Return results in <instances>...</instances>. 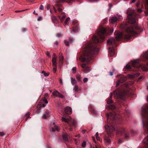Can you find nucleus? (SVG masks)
<instances>
[{
    "instance_id": "58",
    "label": "nucleus",
    "mask_w": 148,
    "mask_h": 148,
    "mask_svg": "<svg viewBox=\"0 0 148 148\" xmlns=\"http://www.w3.org/2000/svg\"><path fill=\"white\" fill-rule=\"evenodd\" d=\"M49 74L45 73L44 74V75L45 76H49Z\"/></svg>"
},
{
    "instance_id": "40",
    "label": "nucleus",
    "mask_w": 148,
    "mask_h": 148,
    "mask_svg": "<svg viewBox=\"0 0 148 148\" xmlns=\"http://www.w3.org/2000/svg\"><path fill=\"white\" fill-rule=\"evenodd\" d=\"M144 79V77L143 76H140L139 77L138 79V81L139 82L142 81Z\"/></svg>"
},
{
    "instance_id": "21",
    "label": "nucleus",
    "mask_w": 148,
    "mask_h": 148,
    "mask_svg": "<svg viewBox=\"0 0 148 148\" xmlns=\"http://www.w3.org/2000/svg\"><path fill=\"white\" fill-rule=\"evenodd\" d=\"M139 75V74L138 73H136L134 74H129L128 75V77L129 78H133L136 77H137Z\"/></svg>"
},
{
    "instance_id": "35",
    "label": "nucleus",
    "mask_w": 148,
    "mask_h": 148,
    "mask_svg": "<svg viewBox=\"0 0 148 148\" xmlns=\"http://www.w3.org/2000/svg\"><path fill=\"white\" fill-rule=\"evenodd\" d=\"M105 140L106 141L109 143H110V138L109 137L106 136L104 138Z\"/></svg>"
},
{
    "instance_id": "9",
    "label": "nucleus",
    "mask_w": 148,
    "mask_h": 148,
    "mask_svg": "<svg viewBox=\"0 0 148 148\" xmlns=\"http://www.w3.org/2000/svg\"><path fill=\"white\" fill-rule=\"evenodd\" d=\"M117 77H119L118 81L116 82V87H117L119 85L120 83H123L127 80V77L123 75H117Z\"/></svg>"
},
{
    "instance_id": "5",
    "label": "nucleus",
    "mask_w": 148,
    "mask_h": 148,
    "mask_svg": "<svg viewBox=\"0 0 148 148\" xmlns=\"http://www.w3.org/2000/svg\"><path fill=\"white\" fill-rule=\"evenodd\" d=\"M114 96L115 99L124 100L125 98V93L120 89H117L114 92Z\"/></svg>"
},
{
    "instance_id": "13",
    "label": "nucleus",
    "mask_w": 148,
    "mask_h": 148,
    "mask_svg": "<svg viewBox=\"0 0 148 148\" xmlns=\"http://www.w3.org/2000/svg\"><path fill=\"white\" fill-rule=\"evenodd\" d=\"M106 108L107 109L111 110L116 111L117 109L116 107L113 104H110L106 106Z\"/></svg>"
},
{
    "instance_id": "3",
    "label": "nucleus",
    "mask_w": 148,
    "mask_h": 148,
    "mask_svg": "<svg viewBox=\"0 0 148 148\" xmlns=\"http://www.w3.org/2000/svg\"><path fill=\"white\" fill-rule=\"evenodd\" d=\"M132 67L138 68H141L144 71H147L148 70V68L144 64H142L140 63V60H135L132 62L131 65L127 64L125 66V69L127 70L132 69Z\"/></svg>"
},
{
    "instance_id": "19",
    "label": "nucleus",
    "mask_w": 148,
    "mask_h": 148,
    "mask_svg": "<svg viewBox=\"0 0 148 148\" xmlns=\"http://www.w3.org/2000/svg\"><path fill=\"white\" fill-rule=\"evenodd\" d=\"M47 8L48 10H49V9H53L55 13L57 12V10L56 9V8L54 6H51L50 5H48L47 6Z\"/></svg>"
},
{
    "instance_id": "22",
    "label": "nucleus",
    "mask_w": 148,
    "mask_h": 148,
    "mask_svg": "<svg viewBox=\"0 0 148 148\" xmlns=\"http://www.w3.org/2000/svg\"><path fill=\"white\" fill-rule=\"evenodd\" d=\"M68 124L71 126H75L76 125V123L75 121H65Z\"/></svg>"
},
{
    "instance_id": "15",
    "label": "nucleus",
    "mask_w": 148,
    "mask_h": 148,
    "mask_svg": "<svg viewBox=\"0 0 148 148\" xmlns=\"http://www.w3.org/2000/svg\"><path fill=\"white\" fill-rule=\"evenodd\" d=\"M64 112L66 114H71L72 113L71 108L69 106H66L64 109Z\"/></svg>"
},
{
    "instance_id": "12",
    "label": "nucleus",
    "mask_w": 148,
    "mask_h": 148,
    "mask_svg": "<svg viewBox=\"0 0 148 148\" xmlns=\"http://www.w3.org/2000/svg\"><path fill=\"white\" fill-rule=\"evenodd\" d=\"M81 66L83 69L82 70L85 73H87L90 71V67L86 66V64L83 63L82 64Z\"/></svg>"
},
{
    "instance_id": "4",
    "label": "nucleus",
    "mask_w": 148,
    "mask_h": 148,
    "mask_svg": "<svg viewBox=\"0 0 148 148\" xmlns=\"http://www.w3.org/2000/svg\"><path fill=\"white\" fill-rule=\"evenodd\" d=\"M105 128L109 136L110 135V134L109 133L108 131L111 132H115L116 134L123 133V132H121L120 129L115 127L112 123L110 122L107 123L105 125Z\"/></svg>"
},
{
    "instance_id": "47",
    "label": "nucleus",
    "mask_w": 148,
    "mask_h": 148,
    "mask_svg": "<svg viewBox=\"0 0 148 148\" xmlns=\"http://www.w3.org/2000/svg\"><path fill=\"white\" fill-rule=\"evenodd\" d=\"M39 9L41 10H43L44 9V6L42 5H41L39 7Z\"/></svg>"
},
{
    "instance_id": "29",
    "label": "nucleus",
    "mask_w": 148,
    "mask_h": 148,
    "mask_svg": "<svg viewBox=\"0 0 148 148\" xmlns=\"http://www.w3.org/2000/svg\"><path fill=\"white\" fill-rule=\"evenodd\" d=\"M143 142L146 145H147L148 147V136L145 137L143 140Z\"/></svg>"
},
{
    "instance_id": "48",
    "label": "nucleus",
    "mask_w": 148,
    "mask_h": 148,
    "mask_svg": "<svg viewBox=\"0 0 148 148\" xmlns=\"http://www.w3.org/2000/svg\"><path fill=\"white\" fill-rule=\"evenodd\" d=\"M88 78L87 77L84 78L83 79V81L84 83H86L88 81Z\"/></svg>"
},
{
    "instance_id": "24",
    "label": "nucleus",
    "mask_w": 148,
    "mask_h": 148,
    "mask_svg": "<svg viewBox=\"0 0 148 148\" xmlns=\"http://www.w3.org/2000/svg\"><path fill=\"white\" fill-rule=\"evenodd\" d=\"M79 28L78 26H75L73 27L72 28V30L74 32H77L78 31Z\"/></svg>"
},
{
    "instance_id": "30",
    "label": "nucleus",
    "mask_w": 148,
    "mask_h": 148,
    "mask_svg": "<svg viewBox=\"0 0 148 148\" xmlns=\"http://www.w3.org/2000/svg\"><path fill=\"white\" fill-rule=\"evenodd\" d=\"M59 92L58 91H53L52 93V94L55 96L56 97H58L59 95Z\"/></svg>"
},
{
    "instance_id": "26",
    "label": "nucleus",
    "mask_w": 148,
    "mask_h": 148,
    "mask_svg": "<svg viewBox=\"0 0 148 148\" xmlns=\"http://www.w3.org/2000/svg\"><path fill=\"white\" fill-rule=\"evenodd\" d=\"M52 20L53 22L56 24L58 23V21L56 16H53L52 17Z\"/></svg>"
},
{
    "instance_id": "60",
    "label": "nucleus",
    "mask_w": 148,
    "mask_h": 148,
    "mask_svg": "<svg viewBox=\"0 0 148 148\" xmlns=\"http://www.w3.org/2000/svg\"><path fill=\"white\" fill-rule=\"evenodd\" d=\"M86 130H82V132L83 134H84L86 132Z\"/></svg>"
},
{
    "instance_id": "20",
    "label": "nucleus",
    "mask_w": 148,
    "mask_h": 148,
    "mask_svg": "<svg viewBox=\"0 0 148 148\" xmlns=\"http://www.w3.org/2000/svg\"><path fill=\"white\" fill-rule=\"evenodd\" d=\"M118 20V18L116 17H112L109 20L110 23H114Z\"/></svg>"
},
{
    "instance_id": "1",
    "label": "nucleus",
    "mask_w": 148,
    "mask_h": 148,
    "mask_svg": "<svg viewBox=\"0 0 148 148\" xmlns=\"http://www.w3.org/2000/svg\"><path fill=\"white\" fill-rule=\"evenodd\" d=\"M113 32V29H107L100 26L97 33L98 36H93L92 39L94 44L89 42L83 46V53L79 57V60L83 62H86V64H91L93 61L94 55L97 54L99 50V48L95 44L102 42L107 34L109 33H112Z\"/></svg>"
},
{
    "instance_id": "36",
    "label": "nucleus",
    "mask_w": 148,
    "mask_h": 148,
    "mask_svg": "<svg viewBox=\"0 0 148 148\" xmlns=\"http://www.w3.org/2000/svg\"><path fill=\"white\" fill-rule=\"evenodd\" d=\"M76 77L78 82H80L81 81L82 77L80 75H77L76 76Z\"/></svg>"
},
{
    "instance_id": "18",
    "label": "nucleus",
    "mask_w": 148,
    "mask_h": 148,
    "mask_svg": "<svg viewBox=\"0 0 148 148\" xmlns=\"http://www.w3.org/2000/svg\"><path fill=\"white\" fill-rule=\"evenodd\" d=\"M113 94L111 93L110 96L107 100V103L108 104H112L113 103V101L112 100V96Z\"/></svg>"
},
{
    "instance_id": "49",
    "label": "nucleus",
    "mask_w": 148,
    "mask_h": 148,
    "mask_svg": "<svg viewBox=\"0 0 148 148\" xmlns=\"http://www.w3.org/2000/svg\"><path fill=\"white\" fill-rule=\"evenodd\" d=\"M56 36L58 37H62V36L61 34L60 33H58L56 35Z\"/></svg>"
},
{
    "instance_id": "55",
    "label": "nucleus",
    "mask_w": 148,
    "mask_h": 148,
    "mask_svg": "<svg viewBox=\"0 0 148 148\" xmlns=\"http://www.w3.org/2000/svg\"><path fill=\"white\" fill-rule=\"evenodd\" d=\"M115 70H113V71H114ZM113 72H111V71H110L109 72V74H110V76H112L113 75Z\"/></svg>"
},
{
    "instance_id": "31",
    "label": "nucleus",
    "mask_w": 148,
    "mask_h": 148,
    "mask_svg": "<svg viewBox=\"0 0 148 148\" xmlns=\"http://www.w3.org/2000/svg\"><path fill=\"white\" fill-rule=\"evenodd\" d=\"M143 57L144 59H148V51L144 54Z\"/></svg>"
},
{
    "instance_id": "57",
    "label": "nucleus",
    "mask_w": 148,
    "mask_h": 148,
    "mask_svg": "<svg viewBox=\"0 0 148 148\" xmlns=\"http://www.w3.org/2000/svg\"><path fill=\"white\" fill-rule=\"evenodd\" d=\"M59 82L61 84H62L63 83H62V80L61 79H60Z\"/></svg>"
},
{
    "instance_id": "46",
    "label": "nucleus",
    "mask_w": 148,
    "mask_h": 148,
    "mask_svg": "<svg viewBox=\"0 0 148 148\" xmlns=\"http://www.w3.org/2000/svg\"><path fill=\"white\" fill-rule=\"evenodd\" d=\"M72 70L73 71V73H75L76 72V68L75 67H74L72 69Z\"/></svg>"
},
{
    "instance_id": "43",
    "label": "nucleus",
    "mask_w": 148,
    "mask_h": 148,
    "mask_svg": "<svg viewBox=\"0 0 148 148\" xmlns=\"http://www.w3.org/2000/svg\"><path fill=\"white\" fill-rule=\"evenodd\" d=\"M70 18L69 17L67 18L65 20L64 22V24L65 25H66L68 21L70 20Z\"/></svg>"
},
{
    "instance_id": "53",
    "label": "nucleus",
    "mask_w": 148,
    "mask_h": 148,
    "mask_svg": "<svg viewBox=\"0 0 148 148\" xmlns=\"http://www.w3.org/2000/svg\"><path fill=\"white\" fill-rule=\"evenodd\" d=\"M43 102L47 104L48 103V102L46 99H44L43 101Z\"/></svg>"
},
{
    "instance_id": "61",
    "label": "nucleus",
    "mask_w": 148,
    "mask_h": 148,
    "mask_svg": "<svg viewBox=\"0 0 148 148\" xmlns=\"http://www.w3.org/2000/svg\"><path fill=\"white\" fill-rule=\"evenodd\" d=\"M41 17H39L37 18V20H38V21H40V20H41Z\"/></svg>"
},
{
    "instance_id": "23",
    "label": "nucleus",
    "mask_w": 148,
    "mask_h": 148,
    "mask_svg": "<svg viewBox=\"0 0 148 148\" xmlns=\"http://www.w3.org/2000/svg\"><path fill=\"white\" fill-rule=\"evenodd\" d=\"M29 112H28L25 115L23 119H24L25 120H27L28 119H29L31 118V117H29Z\"/></svg>"
},
{
    "instance_id": "6",
    "label": "nucleus",
    "mask_w": 148,
    "mask_h": 148,
    "mask_svg": "<svg viewBox=\"0 0 148 148\" xmlns=\"http://www.w3.org/2000/svg\"><path fill=\"white\" fill-rule=\"evenodd\" d=\"M107 119H110L111 120H116L117 119H120L121 116L118 113L114 111L110 112L109 113H107L106 114Z\"/></svg>"
},
{
    "instance_id": "52",
    "label": "nucleus",
    "mask_w": 148,
    "mask_h": 148,
    "mask_svg": "<svg viewBox=\"0 0 148 148\" xmlns=\"http://www.w3.org/2000/svg\"><path fill=\"white\" fill-rule=\"evenodd\" d=\"M5 134L3 132H0V136H3Z\"/></svg>"
},
{
    "instance_id": "16",
    "label": "nucleus",
    "mask_w": 148,
    "mask_h": 148,
    "mask_svg": "<svg viewBox=\"0 0 148 148\" xmlns=\"http://www.w3.org/2000/svg\"><path fill=\"white\" fill-rule=\"evenodd\" d=\"M108 52L111 56H113L114 55V50L113 47L109 48Z\"/></svg>"
},
{
    "instance_id": "38",
    "label": "nucleus",
    "mask_w": 148,
    "mask_h": 148,
    "mask_svg": "<svg viewBox=\"0 0 148 148\" xmlns=\"http://www.w3.org/2000/svg\"><path fill=\"white\" fill-rule=\"evenodd\" d=\"M95 136L97 139L99 140H101V138L99 136V133L97 132L96 133Z\"/></svg>"
},
{
    "instance_id": "62",
    "label": "nucleus",
    "mask_w": 148,
    "mask_h": 148,
    "mask_svg": "<svg viewBox=\"0 0 148 148\" xmlns=\"http://www.w3.org/2000/svg\"><path fill=\"white\" fill-rule=\"evenodd\" d=\"M139 4H140L139 2H137V3H136V6H137V7H138Z\"/></svg>"
},
{
    "instance_id": "63",
    "label": "nucleus",
    "mask_w": 148,
    "mask_h": 148,
    "mask_svg": "<svg viewBox=\"0 0 148 148\" xmlns=\"http://www.w3.org/2000/svg\"><path fill=\"white\" fill-rule=\"evenodd\" d=\"M54 44L56 45H57L58 44V42L57 41H56L54 42Z\"/></svg>"
},
{
    "instance_id": "10",
    "label": "nucleus",
    "mask_w": 148,
    "mask_h": 148,
    "mask_svg": "<svg viewBox=\"0 0 148 148\" xmlns=\"http://www.w3.org/2000/svg\"><path fill=\"white\" fill-rule=\"evenodd\" d=\"M50 131L51 132H54L56 130L59 131L60 129L59 127L55 124V123L53 121L50 124Z\"/></svg>"
},
{
    "instance_id": "59",
    "label": "nucleus",
    "mask_w": 148,
    "mask_h": 148,
    "mask_svg": "<svg viewBox=\"0 0 148 148\" xmlns=\"http://www.w3.org/2000/svg\"><path fill=\"white\" fill-rule=\"evenodd\" d=\"M27 2H33L34 0H26Z\"/></svg>"
},
{
    "instance_id": "7",
    "label": "nucleus",
    "mask_w": 148,
    "mask_h": 148,
    "mask_svg": "<svg viewBox=\"0 0 148 148\" xmlns=\"http://www.w3.org/2000/svg\"><path fill=\"white\" fill-rule=\"evenodd\" d=\"M148 102V96L147 98ZM143 113L142 116L143 119V120H148V104H147L143 106L141 108Z\"/></svg>"
},
{
    "instance_id": "45",
    "label": "nucleus",
    "mask_w": 148,
    "mask_h": 148,
    "mask_svg": "<svg viewBox=\"0 0 148 148\" xmlns=\"http://www.w3.org/2000/svg\"><path fill=\"white\" fill-rule=\"evenodd\" d=\"M86 142L85 141H84L82 144V146L83 147H84L86 146Z\"/></svg>"
},
{
    "instance_id": "25",
    "label": "nucleus",
    "mask_w": 148,
    "mask_h": 148,
    "mask_svg": "<svg viewBox=\"0 0 148 148\" xmlns=\"http://www.w3.org/2000/svg\"><path fill=\"white\" fill-rule=\"evenodd\" d=\"M67 135L66 133L63 135L62 136L63 139L66 142L68 141V139L67 136Z\"/></svg>"
},
{
    "instance_id": "14",
    "label": "nucleus",
    "mask_w": 148,
    "mask_h": 148,
    "mask_svg": "<svg viewBox=\"0 0 148 148\" xmlns=\"http://www.w3.org/2000/svg\"><path fill=\"white\" fill-rule=\"evenodd\" d=\"M59 60L60 61V67H61L62 66L63 62V59L64 58L63 56H62V53H60L59 54Z\"/></svg>"
},
{
    "instance_id": "33",
    "label": "nucleus",
    "mask_w": 148,
    "mask_h": 148,
    "mask_svg": "<svg viewBox=\"0 0 148 148\" xmlns=\"http://www.w3.org/2000/svg\"><path fill=\"white\" fill-rule=\"evenodd\" d=\"M68 118H66L64 117H62V120H72L70 116H68Z\"/></svg>"
},
{
    "instance_id": "28",
    "label": "nucleus",
    "mask_w": 148,
    "mask_h": 148,
    "mask_svg": "<svg viewBox=\"0 0 148 148\" xmlns=\"http://www.w3.org/2000/svg\"><path fill=\"white\" fill-rule=\"evenodd\" d=\"M143 123L144 126H145L148 129V121H143Z\"/></svg>"
},
{
    "instance_id": "27",
    "label": "nucleus",
    "mask_w": 148,
    "mask_h": 148,
    "mask_svg": "<svg viewBox=\"0 0 148 148\" xmlns=\"http://www.w3.org/2000/svg\"><path fill=\"white\" fill-rule=\"evenodd\" d=\"M71 84L73 85L75 84L77 82V81L75 79V78H73L72 77H71Z\"/></svg>"
},
{
    "instance_id": "34",
    "label": "nucleus",
    "mask_w": 148,
    "mask_h": 148,
    "mask_svg": "<svg viewBox=\"0 0 148 148\" xmlns=\"http://www.w3.org/2000/svg\"><path fill=\"white\" fill-rule=\"evenodd\" d=\"M58 17L60 20L62 22L65 18L66 16L65 15H63L61 17L60 16H58Z\"/></svg>"
},
{
    "instance_id": "51",
    "label": "nucleus",
    "mask_w": 148,
    "mask_h": 148,
    "mask_svg": "<svg viewBox=\"0 0 148 148\" xmlns=\"http://www.w3.org/2000/svg\"><path fill=\"white\" fill-rule=\"evenodd\" d=\"M27 10H16L15 11V12L16 13H18V12H23V11H24L26 10H27Z\"/></svg>"
},
{
    "instance_id": "39",
    "label": "nucleus",
    "mask_w": 148,
    "mask_h": 148,
    "mask_svg": "<svg viewBox=\"0 0 148 148\" xmlns=\"http://www.w3.org/2000/svg\"><path fill=\"white\" fill-rule=\"evenodd\" d=\"M75 40L74 38L72 37H70L69 38V42L70 43H72Z\"/></svg>"
},
{
    "instance_id": "54",
    "label": "nucleus",
    "mask_w": 148,
    "mask_h": 148,
    "mask_svg": "<svg viewBox=\"0 0 148 148\" xmlns=\"http://www.w3.org/2000/svg\"><path fill=\"white\" fill-rule=\"evenodd\" d=\"M77 21H73V22H72V24H73V25H75L76 24V23H77Z\"/></svg>"
},
{
    "instance_id": "42",
    "label": "nucleus",
    "mask_w": 148,
    "mask_h": 148,
    "mask_svg": "<svg viewBox=\"0 0 148 148\" xmlns=\"http://www.w3.org/2000/svg\"><path fill=\"white\" fill-rule=\"evenodd\" d=\"M74 90L75 92L77 91L78 90V86L77 85H75L74 86Z\"/></svg>"
},
{
    "instance_id": "11",
    "label": "nucleus",
    "mask_w": 148,
    "mask_h": 148,
    "mask_svg": "<svg viewBox=\"0 0 148 148\" xmlns=\"http://www.w3.org/2000/svg\"><path fill=\"white\" fill-rule=\"evenodd\" d=\"M52 61L53 65L54 67L53 69V71L54 73H55L56 71L57 67L56 58L55 57H53L52 59Z\"/></svg>"
},
{
    "instance_id": "8",
    "label": "nucleus",
    "mask_w": 148,
    "mask_h": 148,
    "mask_svg": "<svg viewBox=\"0 0 148 148\" xmlns=\"http://www.w3.org/2000/svg\"><path fill=\"white\" fill-rule=\"evenodd\" d=\"M128 14V22L130 24H134L135 23V18L136 15V14L133 11H131L129 12L128 11L127 12Z\"/></svg>"
},
{
    "instance_id": "41",
    "label": "nucleus",
    "mask_w": 148,
    "mask_h": 148,
    "mask_svg": "<svg viewBox=\"0 0 148 148\" xmlns=\"http://www.w3.org/2000/svg\"><path fill=\"white\" fill-rule=\"evenodd\" d=\"M41 112L40 108H38L36 109L35 111L36 114H39Z\"/></svg>"
},
{
    "instance_id": "50",
    "label": "nucleus",
    "mask_w": 148,
    "mask_h": 148,
    "mask_svg": "<svg viewBox=\"0 0 148 148\" xmlns=\"http://www.w3.org/2000/svg\"><path fill=\"white\" fill-rule=\"evenodd\" d=\"M58 97H60V98H63L64 96L61 93L59 92V94L58 95Z\"/></svg>"
},
{
    "instance_id": "37",
    "label": "nucleus",
    "mask_w": 148,
    "mask_h": 148,
    "mask_svg": "<svg viewBox=\"0 0 148 148\" xmlns=\"http://www.w3.org/2000/svg\"><path fill=\"white\" fill-rule=\"evenodd\" d=\"M91 112L95 114H97V112L95 110L94 108H92L90 110Z\"/></svg>"
},
{
    "instance_id": "56",
    "label": "nucleus",
    "mask_w": 148,
    "mask_h": 148,
    "mask_svg": "<svg viewBox=\"0 0 148 148\" xmlns=\"http://www.w3.org/2000/svg\"><path fill=\"white\" fill-rule=\"evenodd\" d=\"M46 55H47V56L48 57H50V56H50V54L48 52H47V53H46Z\"/></svg>"
},
{
    "instance_id": "32",
    "label": "nucleus",
    "mask_w": 148,
    "mask_h": 148,
    "mask_svg": "<svg viewBox=\"0 0 148 148\" xmlns=\"http://www.w3.org/2000/svg\"><path fill=\"white\" fill-rule=\"evenodd\" d=\"M125 112L124 113L125 115H127V117H129L130 116V112L129 110H127L126 109H125Z\"/></svg>"
},
{
    "instance_id": "17",
    "label": "nucleus",
    "mask_w": 148,
    "mask_h": 148,
    "mask_svg": "<svg viewBox=\"0 0 148 148\" xmlns=\"http://www.w3.org/2000/svg\"><path fill=\"white\" fill-rule=\"evenodd\" d=\"M50 112L48 110H47L46 111L45 114H44L42 116L43 119H46L47 117H49V113Z\"/></svg>"
},
{
    "instance_id": "64",
    "label": "nucleus",
    "mask_w": 148,
    "mask_h": 148,
    "mask_svg": "<svg viewBox=\"0 0 148 148\" xmlns=\"http://www.w3.org/2000/svg\"><path fill=\"white\" fill-rule=\"evenodd\" d=\"M138 11L139 12H142V10L140 9H138Z\"/></svg>"
},
{
    "instance_id": "2",
    "label": "nucleus",
    "mask_w": 148,
    "mask_h": 148,
    "mask_svg": "<svg viewBox=\"0 0 148 148\" xmlns=\"http://www.w3.org/2000/svg\"><path fill=\"white\" fill-rule=\"evenodd\" d=\"M120 28L124 29L125 34L123 32H117V36L115 37L116 39L113 38H111L107 40V43L109 45L113 46L116 47L117 45L116 40H119L123 38L129 39L132 36H134L138 34L136 30L138 29V27L135 25H132L128 27L127 23H123L120 25Z\"/></svg>"
},
{
    "instance_id": "44",
    "label": "nucleus",
    "mask_w": 148,
    "mask_h": 148,
    "mask_svg": "<svg viewBox=\"0 0 148 148\" xmlns=\"http://www.w3.org/2000/svg\"><path fill=\"white\" fill-rule=\"evenodd\" d=\"M64 43L66 46H69V42L67 41L64 40Z\"/></svg>"
}]
</instances>
